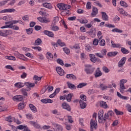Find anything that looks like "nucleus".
<instances>
[{
	"instance_id": "nucleus-1",
	"label": "nucleus",
	"mask_w": 131,
	"mask_h": 131,
	"mask_svg": "<svg viewBox=\"0 0 131 131\" xmlns=\"http://www.w3.org/2000/svg\"><path fill=\"white\" fill-rule=\"evenodd\" d=\"M98 122L99 123L105 124L106 127V121H108V120H106L105 114L104 115V111H100L98 115Z\"/></svg>"
},
{
	"instance_id": "nucleus-2",
	"label": "nucleus",
	"mask_w": 131,
	"mask_h": 131,
	"mask_svg": "<svg viewBox=\"0 0 131 131\" xmlns=\"http://www.w3.org/2000/svg\"><path fill=\"white\" fill-rule=\"evenodd\" d=\"M114 115V112L112 111H109L107 113L105 114V120H108L105 121V128L107 129L108 126L110 125V120L109 117H112Z\"/></svg>"
},
{
	"instance_id": "nucleus-3",
	"label": "nucleus",
	"mask_w": 131,
	"mask_h": 131,
	"mask_svg": "<svg viewBox=\"0 0 131 131\" xmlns=\"http://www.w3.org/2000/svg\"><path fill=\"white\" fill-rule=\"evenodd\" d=\"M84 71L86 72V74H93L94 71H95V68L93 67L91 64H84Z\"/></svg>"
},
{
	"instance_id": "nucleus-4",
	"label": "nucleus",
	"mask_w": 131,
	"mask_h": 131,
	"mask_svg": "<svg viewBox=\"0 0 131 131\" xmlns=\"http://www.w3.org/2000/svg\"><path fill=\"white\" fill-rule=\"evenodd\" d=\"M57 8H59L60 11H67V10H69L71 6L69 5H66L63 3H59L57 5Z\"/></svg>"
},
{
	"instance_id": "nucleus-5",
	"label": "nucleus",
	"mask_w": 131,
	"mask_h": 131,
	"mask_svg": "<svg viewBox=\"0 0 131 131\" xmlns=\"http://www.w3.org/2000/svg\"><path fill=\"white\" fill-rule=\"evenodd\" d=\"M127 82V80L123 79L120 80V92L121 94H123L124 93V90H125V86H124V83H126Z\"/></svg>"
},
{
	"instance_id": "nucleus-6",
	"label": "nucleus",
	"mask_w": 131,
	"mask_h": 131,
	"mask_svg": "<svg viewBox=\"0 0 131 131\" xmlns=\"http://www.w3.org/2000/svg\"><path fill=\"white\" fill-rule=\"evenodd\" d=\"M107 55V50L104 49L101 50L100 52H97L95 53V56L101 59H103L104 56Z\"/></svg>"
},
{
	"instance_id": "nucleus-7",
	"label": "nucleus",
	"mask_w": 131,
	"mask_h": 131,
	"mask_svg": "<svg viewBox=\"0 0 131 131\" xmlns=\"http://www.w3.org/2000/svg\"><path fill=\"white\" fill-rule=\"evenodd\" d=\"M98 123L97 121H94L93 119H91L90 122V131H94L97 129Z\"/></svg>"
},
{
	"instance_id": "nucleus-8",
	"label": "nucleus",
	"mask_w": 131,
	"mask_h": 131,
	"mask_svg": "<svg viewBox=\"0 0 131 131\" xmlns=\"http://www.w3.org/2000/svg\"><path fill=\"white\" fill-rule=\"evenodd\" d=\"M52 125L55 128L54 131H62L63 130V127L60 124L52 122Z\"/></svg>"
},
{
	"instance_id": "nucleus-9",
	"label": "nucleus",
	"mask_w": 131,
	"mask_h": 131,
	"mask_svg": "<svg viewBox=\"0 0 131 131\" xmlns=\"http://www.w3.org/2000/svg\"><path fill=\"white\" fill-rule=\"evenodd\" d=\"M25 85L27 86L28 92H30V91H31V88H34V86H35V83H30L29 82H25Z\"/></svg>"
},
{
	"instance_id": "nucleus-10",
	"label": "nucleus",
	"mask_w": 131,
	"mask_h": 131,
	"mask_svg": "<svg viewBox=\"0 0 131 131\" xmlns=\"http://www.w3.org/2000/svg\"><path fill=\"white\" fill-rule=\"evenodd\" d=\"M126 61V57H123L121 60L118 62V66L119 68L123 67V66L125 64Z\"/></svg>"
},
{
	"instance_id": "nucleus-11",
	"label": "nucleus",
	"mask_w": 131,
	"mask_h": 131,
	"mask_svg": "<svg viewBox=\"0 0 131 131\" xmlns=\"http://www.w3.org/2000/svg\"><path fill=\"white\" fill-rule=\"evenodd\" d=\"M61 107L62 109H64L65 110H67V111L70 112L71 111V107H70V105L66 102H63L61 104Z\"/></svg>"
},
{
	"instance_id": "nucleus-12",
	"label": "nucleus",
	"mask_w": 131,
	"mask_h": 131,
	"mask_svg": "<svg viewBox=\"0 0 131 131\" xmlns=\"http://www.w3.org/2000/svg\"><path fill=\"white\" fill-rule=\"evenodd\" d=\"M15 11H16V9L14 8L5 9L0 11V14H3L4 13H14Z\"/></svg>"
},
{
	"instance_id": "nucleus-13",
	"label": "nucleus",
	"mask_w": 131,
	"mask_h": 131,
	"mask_svg": "<svg viewBox=\"0 0 131 131\" xmlns=\"http://www.w3.org/2000/svg\"><path fill=\"white\" fill-rule=\"evenodd\" d=\"M16 57H17L18 59H20V60H23V61H26L27 58H26L24 55L21 54L18 52H16L15 53Z\"/></svg>"
},
{
	"instance_id": "nucleus-14",
	"label": "nucleus",
	"mask_w": 131,
	"mask_h": 131,
	"mask_svg": "<svg viewBox=\"0 0 131 131\" xmlns=\"http://www.w3.org/2000/svg\"><path fill=\"white\" fill-rule=\"evenodd\" d=\"M56 70L58 74L60 75V76H63V75H64V73L65 72L63 70H62L61 67H56Z\"/></svg>"
},
{
	"instance_id": "nucleus-15",
	"label": "nucleus",
	"mask_w": 131,
	"mask_h": 131,
	"mask_svg": "<svg viewBox=\"0 0 131 131\" xmlns=\"http://www.w3.org/2000/svg\"><path fill=\"white\" fill-rule=\"evenodd\" d=\"M13 101H16V102H21L23 101V96L22 95H16L13 97Z\"/></svg>"
},
{
	"instance_id": "nucleus-16",
	"label": "nucleus",
	"mask_w": 131,
	"mask_h": 131,
	"mask_svg": "<svg viewBox=\"0 0 131 131\" xmlns=\"http://www.w3.org/2000/svg\"><path fill=\"white\" fill-rule=\"evenodd\" d=\"M94 75L95 77H96V78L97 77H100V76H102V75H103V73H102V72H101V71L100 70V68H97Z\"/></svg>"
},
{
	"instance_id": "nucleus-17",
	"label": "nucleus",
	"mask_w": 131,
	"mask_h": 131,
	"mask_svg": "<svg viewBox=\"0 0 131 131\" xmlns=\"http://www.w3.org/2000/svg\"><path fill=\"white\" fill-rule=\"evenodd\" d=\"M11 22H12V24L11 25H6V26L1 27V29H4L5 28H8V27H12V25H14V24H17V23H18V20H11Z\"/></svg>"
},
{
	"instance_id": "nucleus-18",
	"label": "nucleus",
	"mask_w": 131,
	"mask_h": 131,
	"mask_svg": "<svg viewBox=\"0 0 131 131\" xmlns=\"http://www.w3.org/2000/svg\"><path fill=\"white\" fill-rule=\"evenodd\" d=\"M98 14V8L93 7L92 12L91 13V16L92 17H96Z\"/></svg>"
},
{
	"instance_id": "nucleus-19",
	"label": "nucleus",
	"mask_w": 131,
	"mask_h": 131,
	"mask_svg": "<svg viewBox=\"0 0 131 131\" xmlns=\"http://www.w3.org/2000/svg\"><path fill=\"white\" fill-rule=\"evenodd\" d=\"M43 33L46 35H48V36H49V37H54V33H53V32H51L48 30H45L43 31Z\"/></svg>"
},
{
	"instance_id": "nucleus-20",
	"label": "nucleus",
	"mask_w": 131,
	"mask_h": 131,
	"mask_svg": "<svg viewBox=\"0 0 131 131\" xmlns=\"http://www.w3.org/2000/svg\"><path fill=\"white\" fill-rule=\"evenodd\" d=\"M28 89L27 88L26 89L23 88L20 90V91L23 95V96H25L24 98H26L27 97H28V93H27V92H28Z\"/></svg>"
},
{
	"instance_id": "nucleus-21",
	"label": "nucleus",
	"mask_w": 131,
	"mask_h": 131,
	"mask_svg": "<svg viewBox=\"0 0 131 131\" xmlns=\"http://www.w3.org/2000/svg\"><path fill=\"white\" fill-rule=\"evenodd\" d=\"M66 78L68 79H72L73 80H76L77 79V78H76V76L73 74H67Z\"/></svg>"
},
{
	"instance_id": "nucleus-22",
	"label": "nucleus",
	"mask_w": 131,
	"mask_h": 131,
	"mask_svg": "<svg viewBox=\"0 0 131 131\" xmlns=\"http://www.w3.org/2000/svg\"><path fill=\"white\" fill-rule=\"evenodd\" d=\"M118 11L120 13V15H123L124 16H126L127 15V12L121 8H119L118 9Z\"/></svg>"
},
{
	"instance_id": "nucleus-23",
	"label": "nucleus",
	"mask_w": 131,
	"mask_h": 131,
	"mask_svg": "<svg viewBox=\"0 0 131 131\" xmlns=\"http://www.w3.org/2000/svg\"><path fill=\"white\" fill-rule=\"evenodd\" d=\"M29 106L31 111L33 112V113H36V112H37V109H36V107H35V106H34L33 104H29Z\"/></svg>"
},
{
	"instance_id": "nucleus-24",
	"label": "nucleus",
	"mask_w": 131,
	"mask_h": 131,
	"mask_svg": "<svg viewBox=\"0 0 131 131\" xmlns=\"http://www.w3.org/2000/svg\"><path fill=\"white\" fill-rule=\"evenodd\" d=\"M42 5L44 8H47V9H53V6L51 3H44Z\"/></svg>"
},
{
	"instance_id": "nucleus-25",
	"label": "nucleus",
	"mask_w": 131,
	"mask_h": 131,
	"mask_svg": "<svg viewBox=\"0 0 131 131\" xmlns=\"http://www.w3.org/2000/svg\"><path fill=\"white\" fill-rule=\"evenodd\" d=\"M79 104L80 106V108L81 109H84L85 107H86V103L83 101L82 100H80L79 101Z\"/></svg>"
},
{
	"instance_id": "nucleus-26",
	"label": "nucleus",
	"mask_w": 131,
	"mask_h": 131,
	"mask_svg": "<svg viewBox=\"0 0 131 131\" xmlns=\"http://www.w3.org/2000/svg\"><path fill=\"white\" fill-rule=\"evenodd\" d=\"M72 97H73V94L70 93L66 95V100H67V102H70L72 99Z\"/></svg>"
},
{
	"instance_id": "nucleus-27",
	"label": "nucleus",
	"mask_w": 131,
	"mask_h": 131,
	"mask_svg": "<svg viewBox=\"0 0 131 131\" xmlns=\"http://www.w3.org/2000/svg\"><path fill=\"white\" fill-rule=\"evenodd\" d=\"M101 14L102 19L104 20V21H108V15H107L106 12H101Z\"/></svg>"
},
{
	"instance_id": "nucleus-28",
	"label": "nucleus",
	"mask_w": 131,
	"mask_h": 131,
	"mask_svg": "<svg viewBox=\"0 0 131 131\" xmlns=\"http://www.w3.org/2000/svg\"><path fill=\"white\" fill-rule=\"evenodd\" d=\"M118 54V52L114 51V52H111L107 53L108 57H115Z\"/></svg>"
},
{
	"instance_id": "nucleus-29",
	"label": "nucleus",
	"mask_w": 131,
	"mask_h": 131,
	"mask_svg": "<svg viewBox=\"0 0 131 131\" xmlns=\"http://www.w3.org/2000/svg\"><path fill=\"white\" fill-rule=\"evenodd\" d=\"M67 84L69 89H70V90H76V86H75V85L69 82H67Z\"/></svg>"
},
{
	"instance_id": "nucleus-30",
	"label": "nucleus",
	"mask_w": 131,
	"mask_h": 131,
	"mask_svg": "<svg viewBox=\"0 0 131 131\" xmlns=\"http://www.w3.org/2000/svg\"><path fill=\"white\" fill-rule=\"evenodd\" d=\"M41 102L44 104H47V103H53V100L50 99H43L41 100Z\"/></svg>"
},
{
	"instance_id": "nucleus-31",
	"label": "nucleus",
	"mask_w": 131,
	"mask_h": 131,
	"mask_svg": "<svg viewBox=\"0 0 131 131\" xmlns=\"http://www.w3.org/2000/svg\"><path fill=\"white\" fill-rule=\"evenodd\" d=\"M24 85H25V83H23L22 82H17L14 84V86L16 88H18V89H21V88H23Z\"/></svg>"
},
{
	"instance_id": "nucleus-32",
	"label": "nucleus",
	"mask_w": 131,
	"mask_h": 131,
	"mask_svg": "<svg viewBox=\"0 0 131 131\" xmlns=\"http://www.w3.org/2000/svg\"><path fill=\"white\" fill-rule=\"evenodd\" d=\"M100 107H102V108H104V109H106V108H108V105L106 104V102L103 101L100 102Z\"/></svg>"
},
{
	"instance_id": "nucleus-33",
	"label": "nucleus",
	"mask_w": 131,
	"mask_h": 131,
	"mask_svg": "<svg viewBox=\"0 0 131 131\" xmlns=\"http://www.w3.org/2000/svg\"><path fill=\"white\" fill-rule=\"evenodd\" d=\"M37 20H38V21H39V22H41V23H47L48 22V20H47V18L42 17H37Z\"/></svg>"
},
{
	"instance_id": "nucleus-34",
	"label": "nucleus",
	"mask_w": 131,
	"mask_h": 131,
	"mask_svg": "<svg viewBox=\"0 0 131 131\" xmlns=\"http://www.w3.org/2000/svg\"><path fill=\"white\" fill-rule=\"evenodd\" d=\"M99 89H100L101 91H106L108 89V86L104 85L103 83H101L99 86Z\"/></svg>"
},
{
	"instance_id": "nucleus-35",
	"label": "nucleus",
	"mask_w": 131,
	"mask_h": 131,
	"mask_svg": "<svg viewBox=\"0 0 131 131\" xmlns=\"http://www.w3.org/2000/svg\"><path fill=\"white\" fill-rule=\"evenodd\" d=\"M57 45L60 46V47H65L66 46V44L64 42H62L61 39H58L57 41Z\"/></svg>"
},
{
	"instance_id": "nucleus-36",
	"label": "nucleus",
	"mask_w": 131,
	"mask_h": 131,
	"mask_svg": "<svg viewBox=\"0 0 131 131\" xmlns=\"http://www.w3.org/2000/svg\"><path fill=\"white\" fill-rule=\"evenodd\" d=\"M121 52L124 55H126V54H129V51L127 50L124 47H121Z\"/></svg>"
},
{
	"instance_id": "nucleus-37",
	"label": "nucleus",
	"mask_w": 131,
	"mask_h": 131,
	"mask_svg": "<svg viewBox=\"0 0 131 131\" xmlns=\"http://www.w3.org/2000/svg\"><path fill=\"white\" fill-rule=\"evenodd\" d=\"M117 96H118V97L119 98H120V99H122L123 100H127L128 98L126 96H122L119 92H117Z\"/></svg>"
},
{
	"instance_id": "nucleus-38",
	"label": "nucleus",
	"mask_w": 131,
	"mask_h": 131,
	"mask_svg": "<svg viewBox=\"0 0 131 131\" xmlns=\"http://www.w3.org/2000/svg\"><path fill=\"white\" fill-rule=\"evenodd\" d=\"M51 29L53 31H58V30H59V27L57 26H55V25H52Z\"/></svg>"
},
{
	"instance_id": "nucleus-39",
	"label": "nucleus",
	"mask_w": 131,
	"mask_h": 131,
	"mask_svg": "<svg viewBox=\"0 0 131 131\" xmlns=\"http://www.w3.org/2000/svg\"><path fill=\"white\" fill-rule=\"evenodd\" d=\"M88 83H80L78 85H77V89H81L83 88V86H85L87 85Z\"/></svg>"
},
{
	"instance_id": "nucleus-40",
	"label": "nucleus",
	"mask_w": 131,
	"mask_h": 131,
	"mask_svg": "<svg viewBox=\"0 0 131 131\" xmlns=\"http://www.w3.org/2000/svg\"><path fill=\"white\" fill-rule=\"evenodd\" d=\"M57 22H59V17H54L52 23L53 25H56Z\"/></svg>"
},
{
	"instance_id": "nucleus-41",
	"label": "nucleus",
	"mask_w": 131,
	"mask_h": 131,
	"mask_svg": "<svg viewBox=\"0 0 131 131\" xmlns=\"http://www.w3.org/2000/svg\"><path fill=\"white\" fill-rule=\"evenodd\" d=\"M120 5L122 7H124V8H127V7H128V5H127V4H126V3H125L124 1H120Z\"/></svg>"
},
{
	"instance_id": "nucleus-42",
	"label": "nucleus",
	"mask_w": 131,
	"mask_h": 131,
	"mask_svg": "<svg viewBox=\"0 0 131 131\" xmlns=\"http://www.w3.org/2000/svg\"><path fill=\"white\" fill-rule=\"evenodd\" d=\"M78 21L81 24H86V23H88V20H86V19H83V18L78 19Z\"/></svg>"
},
{
	"instance_id": "nucleus-43",
	"label": "nucleus",
	"mask_w": 131,
	"mask_h": 131,
	"mask_svg": "<svg viewBox=\"0 0 131 131\" xmlns=\"http://www.w3.org/2000/svg\"><path fill=\"white\" fill-rule=\"evenodd\" d=\"M56 62L57 63H58V64H59V65H61V66H64V61H63V60L58 58L56 60Z\"/></svg>"
},
{
	"instance_id": "nucleus-44",
	"label": "nucleus",
	"mask_w": 131,
	"mask_h": 131,
	"mask_svg": "<svg viewBox=\"0 0 131 131\" xmlns=\"http://www.w3.org/2000/svg\"><path fill=\"white\" fill-rule=\"evenodd\" d=\"M41 39L39 38L37 39L35 41L34 46H39L41 43Z\"/></svg>"
},
{
	"instance_id": "nucleus-45",
	"label": "nucleus",
	"mask_w": 131,
	"mask_h": 131,
	"mask_svg": "<svg viewBox=\"0 0 131 131\" xmlns=\"http://www.w3.org/2000/svg\"><path fill=\"white\" fill-rule=\"evenodd\" d=\"M6 58L8 59V60H11L12 61H16V57L13 56H6Z\"/></svg>"
},
{
	"instance_id": "nucleus-46",
	"label": "nucleus",
	"mask_w": 131,
	"mask_h": 131,
	"mask_svg": "<svg viewBox=\"0 0 131 131\" xmlns=\"http://www.w3.org/2000/svg\"><path fill=\"white\" fill-rule=\"evenodd\" d=\"M24 107H25V104H24V102L19 103L18 109L19 110H22V109H23Z\"/></svg>"
},
{
	"instance_id": "nucleus-47",
	"label": "nucleus",
	"mask_w": 131,
	"mask_h": 131,
	"mask_svg": "<svg viewBox=\"0 0 131 131\" xmlns=\"http://www.w3.org/2000/svg\"><path fill=\"white\" fill-rule=\"evenodd\" d=\"M47 54L48 55L47 56V59H48V60H53V54L50 52H48Z\"/></svg>"
},
{
	"instance_id": "nucleus-48",
	"label": "nucleus",
	"mask_w": 131,
	"mask_h": 131,
	"mask_svg": "<svg viewBox=\"0 0 131 131\" xmlns=\"http://www.w3.org/2000/svg\"><path fill=\"white\" fill-rule=\"evenodd\" d=\"M27 34H32V33L33 32V29L32 28H29L26 30Z\"/></svg>"
},
{
	"instance_id": "nucleus-49",
	"label": "nucleus",
	"mask_w": 131,
	"mask_h": 131,
	"mask_svg": "<svg viewBox=\"0 0 131 131\" xmlns=\"http://www.w3.org/2000/svg\"><path fill=\"white\" fill-rule=\"evenodd\" d=\"M113 21L114 23H118V21H120V18L118 16L116 15L114 18Z\"/></svg>"
},
{
	"instance_id": "nucleus-50",
	"label": "nucleus",
	"mask_w": 131,
	"mask_h": 131,
	"mask_svg": "<svg viewBox=\"0 0 131 131\" xmlns=\"http://www.w3.org/2000/svg\"><path fill=\"white\" fill-rule=\"evenodd\" d=\"M112 32H118V33H122V30H119L117 28L113 29L112 30Z\"/></svg>"
},
{
	"instance_id": "nucleus-51",
	"label": "nucleus",
	"mask_w": 131,
	"mask_h": 131,
	"mask_svg": "<svg viewBox=\"0 0 131 131\" xmlns=\"http://www.w3.org/2000/svg\"><path fill=\"white\" fill-rule=\"evenodd\" d=\"M80 97L83 102H86V96L85 95L82 94L80 96Z\"/></svg>"
},
{
	"instance_id": "nucleus-52",
	"label": "nucleus",
	"mask_w": 131,
	"mask_h": 131,
	"mask_svg": "<svg viewBox=\"0 0 131 131\" xmlns=\"http://www.w3.org/2000/svg\"><path fill=\"white\" fill-rule=\"evenodd\" d=\"M8 30H5V33L3 31H0V36H7V33H8Z\"/></svg>"
},
{
	"instance_id": "nucleus-53",
	"label": "nucleus",
	"mask_w": 131,
	"mask_h": 131,
	"mask_svg": "<svg viewBox=\"0 0 131 131\" xmlns=\"http://www.w3.org/2000/svg\"><path fill=\"white\" fill-rule=\"evenodd\" d=\"M115 112L116 115H123V113L121 111H118L117 109H115Z\"/></svg>"
},
{
	"instance_id": "nucleus-54",
	"label": "nucleus",
	"mask_w": 131,
	"mask_h": 131,
	"mask_svg": "<svg viewBox=\"0 0 131 131\" xmlns=\"http://www.w3.org/2000/svg\"><path fill=\"white\" fill-rule=\"evenodd\" d=\"M8 2H9V0H5V1L1 2L0 7H3V6H5V5L8 4Z\"/></svg>"
},
{
	"instance_id": "nucleus-55",
	"label": "nucleus",
	"mask_w": 131,
	"mask_h": 131,
	"mask_svg": "<svg viewBox=\"0 0 131 131\" xmlns=\"http://www.w3.org/2000/svg\"><path fill=\"white\" fill-rule=\"evenodd\" d=\"M29 123L31 124V125H33L35 127H38V124L34 121H30Z\"/></svg>"
},
{
	"instance_id": "nucleus-56",
	"label": "nucleus",
	"mask_w": 131,
	"mask_h": 131,
	"mask_svg": "<svg viewBox=\"0 0 131 131\" xmlns=\"http://www.w3.org/2000/svg\"><path fill=\"white\" fill-rule=\"evenodd\" d=\"M85 50H86L87 52H91L92 50V47H91L90 45H88L85 47Z\"/></svg>"
},
{
	"instance_id": "nucleus-57",
	"label": "nucleus",
	"mask_w": 131,
	"mask_h": 131,
	"mask_svg": "<svg viewBox=\"0 0 131 131\" xmlns=\"http://www.w3.org/2000/svg\"><path fill=\"white\" fill-rule=\"evenodd\" d=\"M105 43L106 42L105 41V40L101 39V41L99 42V46H101V47H104L105 46Z\"/></svg>"
},
{
	"instance_id": "nucleus-58",
	"label": "nucleus",
	"mask_w": 131,
	"mask_h": 131,
	"mask_svg": "<svg viewBox=\"0 0 131 131\" xmlns=\"http://www.w3.org/2000/svg\"><path fill=\"white\" fill-rule=\"evenodd\" d=\"M8 28H12L13 30H19V27L16 25H12V27H8Z\"/></svg>"
},
{
	"instance_id": "nucleus-59",
	"label": "nucleus",
	"mask_w": 131,
	"mask_h": 131,
	"mask_svg": "<svg viewBox=\"0 0 131 131\" xmlns=\"http://www.w3.org/2000/svg\"><path fill=\"white\" fill-rule=\"evenodd\" d=\"M63 50L64 51V53L67 55H69V54H70V50H69V49L67 48H63Z\"/></svg>"
},
{
	"instance_id": "nucleus-60",
	"label": "nucleus",
	"mask_w": 131,
	"mask_h": 131,
	"mask_svg": "<svg viewBox=\"0 0 131 131\" xmlns=\"http://www.w3.org/2000/svg\"><path fill=\"white\" fill-rule=\"evenodd\" d=\"M32 49L36 50L37 51H38V52H41V48L40 47H32Z\"/></svg>"
},
{
	"instance_id": "nucleus-61",
	"label": "nucleus",
	"mask_w": 131,
	"mask_h": 131,
	"mask_svg": "<svg viewBox=\"0 0 131 131\" xmlns=\"http://www.w3.org/2000/svg\"><path fill=\"white\" fill-rule=\"evenodd\" d=\"M41 78H42V77H39L36 75L34 76V79H35V80H38V81H39V80H41Z\"/></svg>"
},
{
	"instance_id": "nucleus-62",
	"label": "nucleus",
	"mask_w": 131,
	"mask_h": 131,
	"mask_svg": "<svg viewBox=\"0 0 131 131\" xmlns=\"http://www.w3.org/2000/svg\"><path fill=\"white\" fill-rule=\"evenodd\" d=\"M88 93L89 95H93V94H94V93H95V90H94L93 89H89L88 90Z\"/></svg>"
},
{
	"instance_id": "nucleus-63",
	"label": "nucleus",
	"mask_w": 131,
	"mask_h": 131,
	"mask_svg": "<svg viewBox=\"0 0 131 131\" xmlns=\"http://www.w3.org/2000/svg\"><path fill=\"white\" fill-rule=\"evenodd\" d=\"M102 70H103V71L105 72V73H108V72H109L110 71L109 70V69L106 67H103L102 68Z\"/></svg>"
},
{
	"instance_id": "nucleus-64",
	"label": "nucleus",
	"mask_w": 131,
	"mask_h": 131,
	"mask_svg": "<svg viewBox=\"0 0 131 131\" xmlns=\"http://www.w3.org/2000/svg\"><path fill=\"white\" fill-rule=\"evenodd\" d=\"M93 32H96V28H93L89 32H87L86 33H89L90 34H93Z\"/></svg>"
}]
</instances>
